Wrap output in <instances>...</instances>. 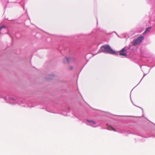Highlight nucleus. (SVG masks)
I'll return each mask as SVG.
<instances>
[{
  "mask_svg": "<svg viewBox=\"0 0 155 155\" xmlns=\"http://www.w3.org/2000/svg\"><path fill=\"white\" fill-rule=\"evenodd\" d=\"M87 121L88 122L92 123L93 124H96V122L92 120H90L88 119L87 120Z\"/></svg>",
  "mask_w": 155,
  "mask_h": 155,
  "instance_id": "obj_8",
  "label": "nucleus"
},
{
  "mask_svg": "<svg viewBox=\"0 0 155 155\" xmlns=\"http://www.w3.org/2000/svg\"><path fill=\"white\" fill-rule=\"evenodd\" d=\"M101 51L104 52H107L112 54H114L116 52L111 48L108 45L103 46L101 47Z\"/></svg>",
  "mask_w": 155,
  "mask_h": 155,
  "instance_id": "obj_1",
  "label": "nucleus"
},
{
  "mask_svg": "<svg viewBox=\"0 0 155 155\" xmlns=\"http://www.w3.org/2000/svg\"><path fill=\"white\" fill-rule=\"evenodd\" d=\"M73 68L72 67L70 66L69 68V69L71 70L73 69Z\"/></svg>",
  "mask_w": 155,
  "mask_h": 155,
  "instance_id": "obj_9",
  "label": "nucleus"
},
{
  "mask_svg": "<svg viewBox=\"0 0 155 155\" xmlns=\"http://www.w3.org/2000/svg\"><path fill=\"white\" fill-rule=\"evenodd\" d=\"M151 28V27H148V28H147L146 29V30L144 32V33H147V32H148V31H149Z\"/></svg>",
  "mask_w": 155,
  "mask_h": 155,
  "instance_id": "obj_6",
  "label": "nucleus"
},
{
  "mask_svg": "<svg viewBox=\"0 0 155 155\" xmlns=\"http://www.w3.org/2000/svg\"><path fill=\"white\" fill-rule=\"evenodd\" d=\"M144 37L143 36H141L138 38L137 39L134 40L132 42V44L133 45L135 46L140 43L142 41Z\"/></svg>",
  "mask_w": 155,
  "mask_h": 155,
  "instance_id": "obj_2",
  "label": "nucleus"
},
{
  "mask_svg": "<svg viewBox=\"0 0 155 155\" xmlns=\"http://www.w3.org/2000/svg\"><path fill=\"white\" fill-rule=\"evenodd\" d=\"M108 129L109 130H112L114 131H116V130L111 126H109L108 127Z\"/></svg>",
  "mask_w": 155,
  "mask_h": 155,
  "instance_id": "obj_5",
  "label": "nucleus"
},
{
  "mask_svg": "<svg viewBox=\"0 0 155 155\" xmlns=\"http://www.w3.org/2000/svg\"><path fill=\"white\" fill-rule=\"evenodd\" d=\"M5 28V26L4 25H2L1 26H0V34H1V30L3 28Z\"/></svg>",
  "mask_w": 155,
  "mask_h": 155,
  "instance_id": "obj_7",
  "label": "nucleus"
},
{
  "mask_svg": "<svg viewBox=\"0 0 155 155\" xmlns=\"http://www.w3.org/2000/svg\"><path fill=\"white\" fill-rule=\"evenodd\" d=\"M126 51V50L124 48H123L120 51L119 55L124 56H126L127 54L124 52Z\"/></svg>",
  "mask_w": 155,
  "mask_h": 155,
  "instance_id": "obj_3",
  "label": "nucleus"
},
{
  "mask_svg": "<svg viewBox=\"0 0 155 155\" xmlns=\"http://www.w3.org/2000/svg\"><path fill=\"white\" fill-rule=\"evenodd\" d=\"M68 62H71L74 61L75 59L73 58H70L67 59Z\"/></svg>",
  "mask_w": 155,
  "mask_h": 155,
  "instance_id": "obj_4",
  "label": "nucleus"
}]
</instances>
